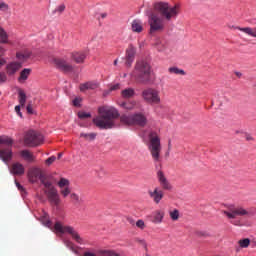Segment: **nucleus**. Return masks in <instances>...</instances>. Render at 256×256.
<instances>
[{"instance_id":"obj_2","label":"nucleus","mask_w":256,"mask_h":256,"mask_svg":"<svg viewBox=\"0 0 256 256\" xmlns=\"http://www.w3.org/2000/svg\"><path fill=\"white\" fill-rule=\"evenodd\" d=\"M119 111L115 108L99 109V115L92 121L98 129H113L115 127V119H118Z\"/></svg>"},{"instance_id":"obj_35","label":"nucleus","mask_w":256,"mask_h":256,"mask_svg":"<svg viewBox=\"0 0 256 256\" xmlns=\"http://www.w3.org/2000/svg\"><path fill=\"white\" fill-rule=\"evenodd\" d=\"M238 243L242 249H247V247L251 245V240L249 238H244L239 240Z\"/></svg>"},{"instance_id":"obj_4","label":"nucleus","mask_w":256,"mask_h":256,"mask_svg":"<svg viewBox=\"0 0 256 256\" xmlns=\"http://www.w3.org/2000/svg\"><path fill=\"white\" fill-rule=\"evenodd\" d=\"M148 151L153 159L154 163H161V137H159V133L157 131H150L148 134Z\"/></svg>"},{"instance_id":"obj_39","label":"nucleus","mask_w":256,"mask_h":256,"mask_svg":"<svg viewBox=\"0 0 256 256\" xmlns=\"http://www.w3.org/2000/svg\"><path fill=\"white\" fill-rule=\"evenodd\" d=\"M66 8H67V6H65V4L62 3L54 9L53 13H58V15H61L65 11Z\"/></svg>"},{"instance_id":"obj_26","label":"nucleus","mask_w":256,"mask_h":256,"mask_svg":"<svg viewBox=\"0 0 256 256\" xmlns=\"http://www.w3.org/2000/svg\"><path fill=\"white\" fill-rule=\"evenodd\" d=\"M132 31L135 33H141V31H143V22L139 19L133 20Z\"/></svg>"},{"instance_id":"obj_46","label":"nucleus","mask_w":256,"mask_h":256,"mask_svg":"<svg viewBox=\"0 0 256 256\" xmlns=\"http://www.w3.org/2000/svg\"><path fill=\"white\" fill-rule=\"evenodd\" d=\"M7 33H0V43H7Z\"/></svg>"},{"instance_id":"obj_14","label":"nucleus","mask_w":256,"mask_h":256,"mask_svg":"<svg viewBox=\"0 0 256 256\" xmlns=\"http://www.w3.org/2000/svg\"><path fill=\"white\" fill-rule=\"evenodd\" d=\"M54 63L57 69H60V71H63L64 73H71V71H73V65L67 62V60L65 59H61V58L54 59Z\"/></svg>"},{"instance_id":"obj_61","label":"nucleus","mask_w":256,"mask_h":256,"mask_svg":"<svg viewBox=\"0 0 256 256\" xmlns=\"http://www.w3.org/2000/svg\"><path fill=\"white\" fill-rule=\"evenodd\" d=\"M127 221L128 223H130V225H135V221L133 220V218H128Z\"/></svg>"},{"instance_id":"obj_6","label":"nucleus","mask_w":256,"mask_h":256,"mask_svg":"<svg viewBox=\"0 0 256 256\" xmlns=\"http://www.w3.org/2000/svg\"><path fill=\"white\" fill-rule=\"evenodd\" d=\"M120 122L122 125H137L138 127H145V125H147V116L141 112L131 115L124 114L120 116Z\"/></svg>"},{"instance_id":"obj_33","label":"nucleus","mask_w":256,"mask_h":256,"mask_svg":"<svg viewBox=\"0 0 256 256\" xmlns=\"http://www.w3.org/2000/svg\"><path fill=\"white\" fill-rule=\"evenodd\" d=\"M80 137H83L84 139H86V141H95L97 133H81Z\"/></svg>"},{"instance_id":"obj_20","label":"nucleus","mask_w":256,"mask_h":256,"mask_svg":"<svg viewBox=\"0 0 256 256\" xmlns=\"http://www.w3.org/2000/svg\"><path fill=\"white\" fill-rule=\"evenodd\" d=\"M99 88V83L97 82H86V83H83V84H80V91L82 93H85V91H95V89H98Z\"/></svg>"},{"instance_id":"obj_63","label":"nucleus","mask_w":256,"mask_h":256,"mask_svg":"<svg viewBox=\"0 0 256 256\" xmlns=\"http://www.w3.org/2000/svg\"><path fill=\"white\" fill-rule=\"evenodd\" d=\"M63 157V153H58V159H61Z\"/></svg>"},{"instance_id":"obj_12","label":"nucleus","mask_w":256,"mask_h":256,"mask_svg":"<svg viewBox=\"0 0 256 256\" xmlns=\"http://www.w3.org/2000/svg\"><path fill=\"white\" fill-rule=\"evenodd\" d=\"M22 68L23 62L17 60L10 61L6 63L5 74L6 76L8 75V77H15V75H17Z\"/></svg>"},{"instance_id":"obj_8","label":"nucleus","mask_w":256,"mask_h":256,"mask_svg":"<svg viewBox=\"0 0 256 256\" xmlns=\"http://www.w3.org/2000/svg\"><path fill=\"white\" fill-rule=\"evenodd\" d=\"M141 97L147 105L161 104V92L155 88H146L142 91Z\"/></svg>"},{"instance_id":"obj_45","label":"nucleus","mask_w":256,"mask_h":256,"mask_svg":"<svg viewBox=\"0 0 256 256\" xmlns=\"http://www.w3.org/2000/svg\"><path fill=\"white\" fill-rule=\"evenodd\" d=\"M56 160H57V157L51 156L48 159H46L45 164L48 166L53 165V163H55Z\"/></svg>"},{"instance_id":"obj_1","label":"nucleus","mask_w":256,"mask_h":256,"mask_svg":"<svg viewBox=\"0 0 256 256\" xmlns=\"http://www.w3.org/2000/svg\"><path fill=\"white\" fill-rule=\"evenodd\" d=\"M164 17L167 21H171L173 17L179 15V4L170 6L165 2H158L154 5V12L149 17L150 31H163L165 29V21L159 16Z\"/></svg>"},{"instance_id":"obj_54","label":"nucleus","mask_w":256,"mask_h":256,"mask_svg":"<svg viewBox=\"0 0 256 256\" xmlns=\"http://www.w3.org/2000/svg\"><path fill=\"white\" fill-rule=\"evenodd\" d=\"M73 105H74V107H79V105H81V99L75 98L73 100Z\"/></svg>"},{"instance_id":"obj_53","label":"nucleus","mask_w":256,"mask_h":256,"mask_svg":"<svg viewBox=\"0 0 256 256\" xmlns=\"http://www.w3.org/2000/svg\"><path fill=\"white\" fill-rule=\"evenodd\" d=\"M223 110L219 109L216 111L215 115L218 117V119H223Z\"/></svg>"},{"instance_id":"obj_21","label":"nucleus","mask_w":256,"mask_h":256,"mask_svg":"<svg viewBox=\"0 0 256 256\" xmlns=\"http://www.w3.org/2000/svg\"><path fill=\"white\" fill-rule=\"evenodd\" d=\"M133 61H135V48H133V46H129V48L126 50L127 67H131V65L133 64Z\"/></svg>"},{"instance_id":"obj_58","label":"nucleus","mask_w":256,"mask_h":256,"mask_svg":"<svg viewBox=\"0 0 256 256\" xmlns=\"http://www.w3.org/2000/svg\"><path fill=\"white\" fill-rule=\"evenodd\" d=\"M15 183H16L17 189H19V191H23V186H21L19 182H15Z\"/></svg>"},{"instance_id":"obj_15","label":"nucleus","mask_w":256,"mask_h":256,"mask_svg":"<svg viewBox=\"0 0 256 256\" xmlns=\"http://www.w3.org/2000/svg\"><path fill=\"white\" fill-rule=\"evenodd\" d=\"M157 179H158V181L160 183V187H162L163 191H171V189H173V186L171 185L169 180H167V177H165V174L163 173V171L159 170L157 172Z\"/></svg>"},{"instance_id":"obj_38","label":"nucleus","mask_w":256,"mask_h":256,"mask_svg":"<svg viewBox=\"0 0 256 256\" xmlns=\"http://www.w3.org/2000/svg\"><path fill=\"white\" fill-rule=\"evenodd\" d=\"M100 255L104 256H121L115 250H101Z\"/></svg>"},{"instance_id":"obj_11","label":"nucleus","mask_w":256,"mask_h":256,"mask_svg":"<svg viewBox=\"0 0 256 256\" xmlns=\"http://www.w3.org/2000/svg\"><path fill=\"white\" fill-rule=\"evenodd\" d=\"M28 179L30 183H37V181H40L43 185L50 181L47 175H45V173H43V171L40 168L30 169L28 171Z\"/></svg>"},{"instance_id":"obj_3","label":"nucleus","mask_w":256,"mask_h":256,"mask_svg":"<svg viewBox=\"0 0 256 256\" xmlns=\"http://www.w3.org/2000/svg\"><path fill=\"white\" fill-rule=\"evenodd\" d=\"M225 216L231 225H235L236 227H243V223L239 217H251L253 216V212L250 209H245L241 206H235V204H226Z\"/></svg>"},{"instance_id":"obj_25","label":"nucleus","mask_w":256,"mask_h":256,"mask_svg":"<svg viewBox=\"0 0 256 256\" xmlns=\"http://www.w3.org/2000/svg\"><path fill=\"white\" fill-rule=\"evenodd\" d=\"M121 97L123 99H133L135 97V89L133 88H126L121 91Z\"/></svg>"},{"instance_id":"obj_52","label":"nucleus","mask_w":256,"mask_h":256,"mask_svg":"<svg viewBox=\"0 0 256 256\" xmlns=\"http://www.w3.org/2000/svg\"><path fill=\"white\" fill-rule=\"evenodd\" d=\"M15 112L17 113V115H19V117H23V113H21V106H15Z\"/></svg>"},{"instance_id":"obj_9","label":"nucleus","mask_w":256,"mask_h":256,"mask_svg":"<svg viewBox=\"0 0 256 256\" xmlns=\"http://www.w3.org/2000/svg\"><path fill=\"white\" fill-rule=\"evenodd\" d=\"M54 229L57 231V233H68V235H71L72 239H74L76 243H79V245H83L85 243L83 238H81L79 233L76 232L75 228L72 226H63L60 222H56Z\"/></svg>"},{"instance_id":"obj_50","label":"nucleus","mask_w":256,"mask_h":256,"mask_svg":"<svg viewBox=\"0 0 256 256\" xmlns=\"http://www.w3.org/2000/svg\"><path fill=\"white\" fill-rule=\"evenodd\" d=\"M136 226L139 228V229H145V222L143 220H138L136 222Z\"/></svg>"},{"instance_id":"obj_31","label":"nucleus","mask_w":256,"mask_h":256,"mask_svg":"<svg viewBox=\"0 0 256 256\" xmlns=\"http://www.w3.org/2000/svg\"><path fill=\"white\" fill-rule=\"evenodd\" d=\"M169 216L172 221H179L180 213L178 209H173L169 211Z\"/></svg>"},{"instance_id":"obj_62","label":"nucleus","mask_w":256,"mask_h":256,"mask_svg":"<svg viewBox=\"0 0 256 256\" xmlns=\"http://www.w3.org/2000/svg\"><path fill=\"white\" fill-rule=\"evenodd\" d=\"M106 17H107V13H102V14H101V18H102V19H105Z\"/></svg>"},{"instance_id":"obj_7","label":"nucleus","mask_w":256,"mask_h":256,"mask_svg":"<svg viewBox=\"0 0 256 256\" xmlns=\"http://www.w3.org/2000/svg\"><path fill=\"white\" fill-rule=\"evenodd\" d=\"M44 187V194L46 195L50 205L59 207V205H61V196L59 195L57 188L53 186V182H51V180L45 182Z\"/></svg>"},{"instance_id":"obj_36","label":"nucleus","mask_w":256,"mask_h":256,"mask_svg":"<svg viewBox=\"0 0 256 256\" xmlns=\"http://www.w3.org/2000/svg\"><path fill=\"white\" fill-rule=\"evenodd\" d=\"M70 182L67 178H61L58 182L59 189H64L65 187H69Z\"/></svg>"},{"instance_id":"obj_23","label":"nucleus","mask_w":256,"mask_h":256,"mask_svg":"<svg viewBox=\"0 0 256 256\" xmlns=\"http://www.w3.org/2000/svg\"><path fill=\"white\" fill-rule=\"evenodd\" d=\"M14 141L9 136H0V147L6 146V149H12Z\"/></svg>"},{"instance_id":"obj_28","label":"nucleus","mask_w":256,"mask_h":256,"mask_svg":"<svg viewBox=\"0 0 256 256\" xmlns=\"http://www.w3.org/2000/svg\"><path fill=\"white\" fill-rule=\"evenodd\" d=\"M31 57V51L25 50L24 52H17L16 58L19 59V61H27Z\"/></svg>"},{"instance_id":"obj_34","label":"nucleus","mask_w":256,"mask_h":256,"mask_svg":"<svg viewBox=\"0 0 256 256\" xmlns=\"http://www.w3.org/2000/svg\"><path fill=\"white\" fill-rule=\"evenodd\" d=\"M156 49L160 53H166V55H169V52H167V46H165V43L163 42L156 43Z\"/></svg>"},{"instance_id":"obj_16","label":"nucleus","mask_w":256,"mask_h":256,"mask_svg":"<svg viewBox=\"0 0 256 256\" xmlns=\"http://www.w3.org/2000/svg\"><path fill=\"white\" fill-rule=\"evenodd\" d=\"M148 219L151 223H154V225H160V223H163V219H165V211L155 210L150 216H148Z\"/></svg>"},{"instance_id":"obj_59","label":"nucleus","mask_w":256,"mask_h":256,"mask_svg":"<svg viewBox=\"0 0 256 256\" xmlns=\"http://www.w3.org/2000/svg\"><path fill=\"white\" fill-rule=\"evenodd\" d=\"M7 63V61H5V59H0V69L1 67H3V65H5Z\"/></svg>"},{"instance_id":"obj_44","label":"nucleus","mask_w":256,"mask_h":256,"mask_svg":"<svg viewBox=\"0 0 256 256\" xmlns=\"http://www.w3.org/2000/svg\"><path fill=\"white\" fill-rule=\"evenodd\" d=\"M0 11L7 13V11H9V4L5 2H0Z\"/></svg>"},{"instance_id":"obj_19","label":"nucleus","mask_w":256,"mask_h":256,"mask_svg":"<svg viewBox=\"0 0 256 256\" xmlns=\"http://www.w3.org/2000/svg\"><path fill=\"white\" fill-rule=\"evenodd\" d=\"M120 107H122V109H126V111H133L135 109H139V102L136 100L122 102L120 103Z\"/></svg>"},{"instance_id":"obj_24","label":"nucleus","mask_w":256,"mask_h":256,"mask_svg":"<svg viewBox=\"0 0 256 256\" xmlns=\"http://www.w3.org/2000/svg\"><path fill=\"white\" fill-rule=\"evenodd\" d=\"M20 155L25 161H28V163H33V161H35V156L29 150H22Z\"/></svg>"},{"instance_id":"obj_29","label":"nucleus","mask_w":256,"mask_h":256,"mask_svg":"<svg viewBox=\"0 0 256 256\" xmlns=\"http://www.w3.org/2000/svg\"><path fill=\"white\" fill-rule=\"evenodd\" d=\"M18 99H19L20 107H25V103H27V95L25 94L24 91L20 90L18 92Z\"/></svg>"},{"instance_id":"obj_57","label":"nucleus","mask_w":256,"mask_h":256,"mask_svg":"<svg viewBox=\"0 0 256 256\" xmlns=\"http://www.w3.org/2000/svg\"><path fill=\"white\" fill-rule=\"evenodd\" d=\"M235 135H245V132L243 130H236Z\"/></svg>"},{"instance_id":"obj_64","label":"nucleus","mask_w":256,"mask_h":256,"mask_svg":"<svg viewBox=\"0 0 256 256\" xmlns=\"http://www.w3.org/2000/svg\"><path fill=\"white\" fill-rule=\"evenodd\" d=\"M0 33H5V30L2 27H0Z\"/></svg>"},{"instance_id":"obj_41","label":"nucleus","mask_w":256,"mask_h":256,"mask_svg":"<svg viewBox=\"0 0 256 256\" xmlns=\"http://www.w3.org/2000/svg\"><path fill=\"white\" fill-rule=\"evenodd\" d=\"M70 199L75 205H77V203H81V198L77 195V193H71Z\"/></svg>"},{"instance_id":"obj_17","label":"nucleus","mask_w":256,"mask_h":256,"mask_svg":"<svg viewBox=\"0 0 256 256\" xmlns=\"http://www.w3.org/2000/svg\"><path fill=\"white\" fill-rule=\"evenodd\" d=\"M0 159L9 165V161L13 159V150L12 148H1L0 149Z\"/></svg>"},{"instance_id":"obj_40","label":"nucleus","mask_w":256,"mask_h":256,"mask_svg":"<svg viewBox=\"0 0 256 256\" xmlns=\"http://www.w3.org/2000/svg\"><path fill=\"white\" fill-rule=\"evenodd\" d=\"M64 245L70 249V251H73V253H77V250H75V244L73 242H71L70 240H66L64 242Z\"/></svg>"},{"instance_id":"obj_56","label":"nucleus","mask_w":256,"mask_h":256,"mask_svg":"<svg viewBox=\"0 0 256 256\" xmlns=\"http://www.w3.org/2000/svg\"><path fill=\"white\" fill-rule=\"evenodd\" d=\"M198 237H209V234H207L206 232L203 231H199L197 232Z\"/></svg>"},{"instance_id":"obj_49","label":"nucleus","mask_w":256,"mask_h":256,"mask_svg":"<svg viewBox=\"0 0 256 256\" xmlns=\"http://www.w3.org/2000/svg\"><path fill=\"white\" fill-rule=\"evenodd\" d=\"M7 81V74L0 72V83H5Z\"/></svg>"},{"instance_id":"obj_37","label":"nucleus","mask_w":256,"mask_h":256,"mask_svg":"<svg viewBox=\"0 0 256 256\" xmlns=\"http://www.w3.org/2000/svg\"><path fill=\"white\" fill-rule=\"evenodd\" d=\"M60 194L64 199H66V197H69V195H71V188L69 186L65 188H60Z\"/></svg>"},{"instance_id":"obj_32","label":"nucleus","mask_w":256,"mask_h":256,"mask_svg":"<svg viewBox=\"0 0 256 256\" xmlns=\"http://www.w3.org/2000/svg\"><path fill=\"white\" fill-rule=\"evenodd\" d=\"M169 73H171L172 75H185V70L183 69H179L177 67H170L168 69Z\"/></svg>"},{"instance_id":"obj_42","label":"nucleus","mask_w":256,"mask_h":256,"mask_svg":"<svg viewBox=\"0 0 256 256\" xmlns=\"http://www.w3.org/2000/svg\"><path fill=\"white\" fill-rule=\"evenodd\" d=\"M79 119H89L91 117V113L80 111L78 112Z\"/></svg>"},{"instance_id":"obj_51","label":"nucleus","mask_w":256,"mask_h":256,"mask_svg":"<svg viewBox=\"0 0 256 256\" xmlns=\"http://www.w3.org/2000/svg\"><path fill=\"white\" fill-rule=\"evenodd\" d=\"M244 135H245L246 141H255V138L251 136V134L245 132Z\"/></svg>"},{"instance_id":"obj_13","label":"nucleus","mask_w":256,"mask_h":256,"mask_svg":"<svg viewBox=\"0 0 256 256\" xmlns=\"http://www.w3.org/2000/svg\"><path fill=\"white\" fill-rule=\"evenodd\" d=\"M148 195L156 205H159L161 200L165 197V192H163L159 187H155L153 190H148Z\"/></svg>"},{"instance_id":"obj_27","label":"nucleus","mask_w":256,"mask_h":256,"mask_svg":"<svg viewBox=\"0 0 256 256\" xmlns=\"http://www.w3.org/2000/svg\"><path fill=\"white\" fill-rule=\"evenodd\" d=\"M29 75H31V69L29 68H24L21 72H20V76L18 78V81L21 83L23 81H27V79H29Z\"/></svg>"},{"instance_id":"obj_55","label":"nucleus","mask_w":256,"mask_h":256,"mask_svg":"<svg viewBox=\"0 0 256 256\" xmlns=\"http://www.w3.org/2000/svg\"><path fill=\"white\" fill-rule=\"evenodd\" d=\"M121 89V85L120 84H115L110 88V91H117Z\"/></svg>"},{"instance_id":"obj_47","label":"nucleus","mask_w":256,"mask_h":256,"mask_svg":"<svg viewBox=\"0 0 256 256\" xmlns=\"http://www.w3.org/2000/svg\"><path fill=\"white\" fill-rule=\"evenodd\" d=\"M42 222H43V225H45V227H49V229H51V227H52L53 224L50 222L49 219L43 218V219H42Z\"/></svg>"},{"instance_id":"obj_5","label":"nucleus","mask_w":256,"mask_h":256,"mask_svg":"<svg viewBox=\"0 0 256 256\" xmlns=\"http://www.w3.org/2000/svg\"><path fill=\"white\" fill-rule=\"evenodd\" d=\"M134 77L138 83L151 81V65L147 61H138L135 66Z\"/></svg>"},{"instance_id":"obj_18","label":"nucleus","mask_w":256,"mask_h":256,"mask_svg":"<svg viewBox=\"0 0 256 256\" xmlns=\"http://www.w3.org/2000/svg\"><path fill=\"white\" fill-rule=\"evenodd\" d=\"M10 173H12V175H18V176L24 175L25 167L23 166V164L16 162L12 164Z\"/></svg>"},{"instance_id":"obj_60","label":"nucleus","mask_w":256,"mask_h":256,"mask_svg":"<svg viewBox=\"0 0 256 256\" xmlns=\"http://www.w3.org/2000/svg\"><path fill=\"white\" fill-rule=\"evenodd\" d=\"M236 77H238V79H241L243 77V73L241 72H235Z\"/></svg>"},{"instance_id":"obj_30","label":"nucleus","mask_w":256,"mask_h":256,"mask_svg":"<svg viewBox=\"0 0 256 256\" xmlns=\"http://www.w3.org/2000/svg\"><path fill=\"white\" fill-rule=\"evenodd\" d=\"M231 31H242L243 33H256V27L250 28V27H234L231 29Z\"/></svg>"},{"instance_id":"obj_22","label":"nucleus","mask_w":256,"mask_h":256,"mask_svg":"<svg viewBox=\"0 0 256 256\" xmlns=\"http://www.w3.org/2000/svg\"><path fill=\"white\" fill-rule=\"evenodd\" d=\"M86 57H87V54H85V52L83 51L73 52L71 54V58L73 61H75V63H84Z\"/></svg>"},{"instance_id":"obj_48","label":"nucleus","mask_w":256,"mask_h":256,"mask_svg":"<svg viewBox=\"0 0 256 256\" xmlns=\"http://www.w3.org/2000/svg\"><path fill=\"white\" fill-rule=\"evenodd\" d=\"M256 38V33H247V41H254V39Z\"/></svg>"},{"instance_id":"obj_10","label":"nucleus","mask_w":256,"mask_h":256,"mask_svg":"<svg viewBox=\"0 0 256 256\" xmlns=\"http://www.w3.org/2000/svg\"><path fill=\"white\" fill-rule=\"evenodd\" d=\"M24 143L28 147H37L43 143V135L35 130H29L24 135Z\"/></svg>"},{"instance_id":"obj_43","label":"nucleus","mask_w":256,"mask_h":256,"mask_svg":"<svg viewBox=\"0 0 256 256\" xmlns=\"http://www.w3.org/2000/svg\"><path fill=\"white\" fill-rule=\"evenodd\" d=\"M26 110H27V114L28 115H33V113H35L33 111V101H29L28 104H27V107H26Z\"/></svg>"}]
</instances>
